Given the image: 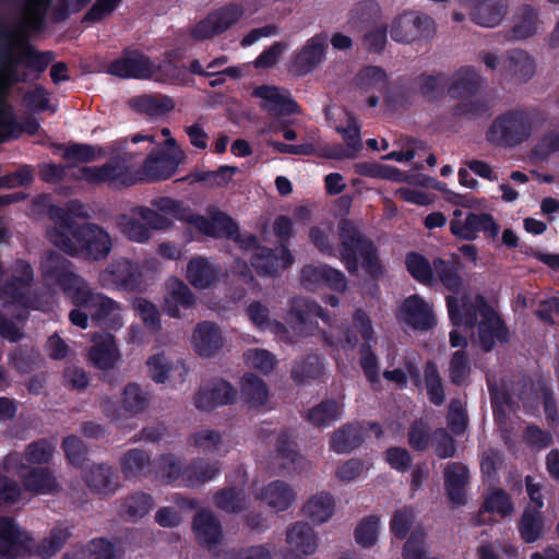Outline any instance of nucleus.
I'll list each match as a JSON object with an SVG mask.
<instances>
[{"label": "nucleus", "mask_w": 559, "mask_h": 559, "mask_svg": "<svg viewBox=\"0 0 559 559\" xmlns=\"http://www.w3.org/2000/svg\"><path fill=\"white\" fill-rule=\"evenodd\" d=\"M0 143L17 128L12 107L8 103L10 90L29 80V72L36 73L35 79L47 70L52 62V51H41L20 38L14 31L0 22Z\"/></svg>", "instance_id": "obj_1"}, {"label": "nucleus", "mask_w": 559, "mask_h": 559, "mask_svg": "<svg viewBox=\"0 0 559 559\" xmlns=\"http://www.w3.org/2000/svg\"><path fill=\"white\" fill-rule=\"evenodd\" d=\"M340 236V254L349 274H356L359 261L365 273L372 280H379L384 267L379 258V250L371 238L366 236L350 219L343 218L337 225Z\"/></svg>", "instance_id": "obj_2"}, {"label": "nucleus", "mask_w": 559, "mask_h": 559, "mask_svg": "<svg viewBox=\"0 0 559 559\" xmlns=\"http://www.w3.org/2000/svg\"><path fill=\"white\" fill-rule=\"evenodd\" d=\"M53 245L70 257L94 262L107 259L112 249L110 235L94 223L81 224L72 230V237L57 234Z\"/></svg>", "instance_id": "obj_3"}, {"label": "nucleus", "mask_w": 559, "mask_h": 559, "mask_svg": "<svg viewBox=\"0 0 559 559\" xmlns=\"http://www.w3.org/2000/svg\"><path fill=\"white\" fill-rule=\"evenodd\" d=\"M532 130L530 114L523 109H511L492 120L486 131V140L497 147L512 148L526 142Z\"/></svg>", "instance_id": "obj_4"}, {"label": "nucleus", "mask_w": 559, "mask_h": 559, "mask_svg": "<svg viewBox=\"0 0 559 559\" xmlns=\"http://www.w3.org/2000/svg\"><path fill=\"white\" fill-rule=\"evenodd\" d=\"M71 302L88 311L91 320L96 326L108 331H117L122 326L119 302L102 293H95L88 283L76 290Z\"/></svg>", "instance_id": "obj_5"}, {"label": "nucleus", "mask_w": 559, "mask_h": 559, "mask_svg": "<svg viewBox=\"0 0 559 559\" xmlns=\"http://www.w3.org/2000/svg\"><path fill=\"white\" fill-rule=\"evenodd\" d=\"M43 281L48 286L60 288L72 300L76 290L83 288L87 282L75 272V266L61 253L49 250L40 262Z\"/></svg>", "instance_id": "obj_6"}, {"label": "nucleus", "mask_w": 559, "mask_h": 559, "mask_svg": "<svg viewBox=\"0 0 559 559\" xmlns=\"http://www.w3.org/2000/svg\"><path fill=\"white\" fill-rule=\"evenodd\" d=\"M435 34L433 19L416 11H404L393 20L390 28L391 38L401 44L429 40Z\"/></svg>", "instance_id": "obj_7"}, {"label": "nucleus", "mask_w": 559, "mask_h": 559, "mask_svg": "<svg viewBox=\"0 0 559 559\" xmlns=\"http://www.w3.org/2000/svg\"><path fill=\"white\" fill-rule=\"evenodd\" d=\"M76 177L92 185L108 183L115 189L129 188L138 182V174L119 160H109L102 166H83Z\"/></svg>", "instance_id": "obj_8"}, {"label": "nucleus", "mask_w": 559, "mask_h": 559, "mask_svg": "<svg viewBox=\"0 0 559 559\" xmlns=\"http://www.w3.org/2000/svg\"><path fill=\"white\" fill-rule=\"evenodd\" d=\"M462 210L453 211V218L450 221V231L459 239L473 241L477 239L478 233L483 231L487 238L495 239L499 234V225L489 213L467 212L464 218Z\"/></svg>", "instance_id": "obj_9"}, {"label": "nucleus", "mask_w": 559, "mask_h": 559, "mask_svg": "<svg viewBox=\"0 0 559 559\" xmlns=\"http://www.w3.org/2000/svg\"><path fill=\"white\" fill-rule=\"evenodd\" d=\"M287 316L293 328L305 335L313 334L318 329V319L328 325H331L332 321L326 310L305 297H295L290 300Z\"/></svg>", "instance_id": "obj_10"}, {"label": "nucleus", "mask_w": 559, "mask_h": 559, "mask_svg": "<svg viewBox=\"0 0 559 559\" xmlns=\"http://www.w3.org/2000/svg\"><path fill=\"white\" fill-rule=\"evenodd\" d=\"M155 62L139 49L124 48L121 57L111 61L108 73L120 79L148 80L154 76Z\"/></svg>", "instance_id": "obj_11"}, {"label": "nucleus", "mask_w": 559, "mask_h": 559, "mask_svg": "<svg viewBox=\"0 0 559 559\" xmlns=\"http://www.w3.org/2000/svg\"><path fill=\"white\" fill-rule=\"evenodd\" d=\"M242 14L243 8L240 4L230 3L222 7L198 22L191 29V37L195 40L213 38L236 24Z\"/></svg>", "instance_id": "obj_12"}, {"label": "nucleus", "mask_w": 559, "mask_h": 559, "mask_svg": "<svg viewBox=\"0 0 559 559\" xmlns=\"http://www.w3.org/2000/svg\"><path fill=\"white\" fill-rule=\"evenodd\" d=\"M326 49L325 35L316 34L300 49L293 53L288 66L289 71L295 76H306L324 61Z\"/></svg>", "instance_id": "obj_13"}, {"label": "nucleus", "mask_w": 559, "mask_h": 559, "mask_svg": "<svg viewBox=\"0 0 559 559\" xmlns=\"http://www.w3.org/2000/svg\"><path fill=\"white\" fill-rule=\"evenodd\" d=\"M476 325L479 346L485 353L491 352L497 343L506 344L510 341L506 322L488 302L483 304V317Z\"/></svg>", "instance_id": "obj_14"}, {"label": "nucleus", "mask_w": 559, "mask_h": 559, "mask_svg": "<svg viewBox=\"0 0 559 559\" xmlns=\"http://www.w3.org/2000/svg\"><path fill=\"white\" fill-rule=\"evenodd\" d=\"M102 281L119 290L133 293L141 288L143 274L138 263L121 258L114 260L102 273Z\"/></svg>", "instance_id": "obj_15"}, {"label": "nucleus", "mask_w": 559, "mask_h": 559, "mask_svg": "<svg viewBox=\"0 0 559 559\" xmlns=\"http://www.w3.org/2000/svg\"><path fill=\"white\" fill-rule=\"evenodd\" d=\"M445 302L450 321L454 326L464 325L473 329L478 322V316L483 317V304L488 301L485 296L477 294L474 298L464 295L461 299L449 295Z\"/></svg>", "instance_id": "obj_16"}, {"label": "nucleus", "mask_w": 559, "mask_h": 559, "mask_svg": "<svg viewBox=\"0 0 559 559\" xmlns=\"http://www.w3.org/2000/svg\"><path fill=\"white\" fill-rule=\"evenodd\" d=\"M396 318L415 331H428L436 324L432 307L417 294L402 301Z\"/></svg>", "instance_id": "obj_17"}, {"label": "nucleus", "mask_w": 559, "mask_h": 559, "mask_svg": "<svg viewBox=\"0 0 559 559\" xmlns=\"http://www.w3.org/2000/svg\"><path fill=\"white\" fill-rule=\"evenodd\" d=\"M181 158L176 153L165 150L151 152L145 158L143 166L138 171V181H160L167 180L175 175Z\"/></svg>", "instance_id": "obj_18"}, {"label": "nucleus", "mask_w": 559, "mask_h": 559, "mask_svg": "<svg viewBox=\"0 0 559 559\" xmlns=\"http://www.w3.org/2000/svg\"><path fill=\"white\" fill-rule=\"evenodd\" d=\"M293 262L294 258L286 246H282L280 251L264 246L259 247L251 258V265L260 276H274L289 267Z\"/></svg>", "instance_id": "obj_19"}, {"label": "nucleus", "mask_w": 559, "mask_h": 559, "mask_svg": "<svg viewBox=\"0 0 559 559\" xmlns=\"http://www.w3.org/2000/svg\"><path fill=\"white\" fill-rule=\"evenodd\" d=\"M253 97L266 102L263 108L274 117H286L300 114L299 104L290 96L288 91H281L276 86L260 85L252 92Z\"/></svg>", "instance_id": "obj_20"}, {"label": "nucleus", "mask_w": 559, "mask_h": 559, "mask_svg": "<svg viewBox=\"0 0 559 559\" xmlns=\"http://www.w3.org/2000/svg\"><path fill=\"white\" fill-rule=\"evenodd\" d=\"M193 350L204 358L216 355L224 345L221 328L212 321L199 322L192 335Z\"/></svg>", "instance_id": "obj_21"}, {"label": "nucleus", "mask_w": 559, "mask_h": 559, "mask_svg": "<svg viewBox=\"0 0 559 559\" xmlns=\"http://www.w3.org/2000/svg\"><path fill=\"white\" fill-rule=\"evenodd\" d=\"M92 340L94 344L87 355L91 364L103 371L112 369L120 359L115 336L110 332L95 333Z\"/></svg>", "instance_id": "obj_22"}, {"label": "nucleus", "mask_w": 559, "mask_h": 559, "mask_svg": "<svg viewBox=\"0 0 559 559\" xmlns=\"http://www.w3.org/2000/svg\"><path fill=\"white\" fill-rule=\"evenodd\" d=\"M236 390L226 380H217L211 385L201 388L194 396V406L201 411H212L219 405L235 402Z\"/></svg>", "instance_id": "obj_23"}, {"label": "nucleus", "mask_w": 559, "mask_h": 559, "mask_svg": "<svg viewBox=\"0 0 559 559\" xmlns=\"http://www.w3.org/2000/svg\"><path fill=\"white\" fill-rule=\"evenodd\" d=\"M469 481L468 467L460 462L448 463L444 468V489L452 504L464 506L467 502L465 488Z\"/></svg>", "instance_id": "obj_24"}, {"label": "nucleus", "mask_w": 559, "mask_h": 559, "mask_svg": "<svg viewBox=\"0 0 559 559\" xmlns=\"http://www.w3.org/2000/svg\"><path fill=\"white\" fill-rule=\"evenodd\" d=\"M367 428L359 421L347 423L336 429L330 438V449L337 454H347L365 441Z\"/></svg>", "instance_id": "obj_25"}, {"label": "nucleus", "mask_w": 559, "mask_h": 559, "mask_svg": "<svg viewBox=\"0 0 559 559\" xmlns=\"http://www.w3.org/2000/svg\"><path fill=\"white\" fill-rule=\"evenodd\" d=\"M221 266L212 263L207 258L198 255L187 264L186 277L197 289H206L219 278Z\"/></svg>", "instance_id": "obj_26"}, {"label": "nucleus", "mask_w": 559, "mask_h": 559, "mask_svg": "<svg viewBox=\"0 0 559 559\" xmlns=\"http://www.w3.org/2000/svg\"><path fill=\"white\" fill-rule=\"evenodd\" d=\"M192 530L197 540L209 548L219 544L223 537V528L219 521L207 509H202L195 513Z\"/></svg>", "instance_id": "obj_27"}, {"label": "nucleus", "mask_w": 559, "mask_h": 559, "mask_svg": "<svg viewBox=\"0 0 559 559\" xmlns=\"http://www.w3.org/2000/svg\"><path fill=\"white\" fill-rule=\"evenodd\" d=\"M83 479L94 491L104 495H112L118 488L115 469L105 464H93L83 472Z\"/></svg>", "instance_id": "obj_28"}, {"label": "nucleus", "mask_w": 559, "mask_h": 559, "mask_svg": "<svg viewBox=\"0 0 559 559\" xmlns=\"http://www.w3.org/2000/svg\"><path fill=\"white\" fill-rule=\"evenodd\" d=\"M480 88V76L473 67H462L455 72L453 81L448 87L451 98L462 99L475 96Z\"/></svg>", "instance_id": "obj_29"}, {"label": "nucleus", "mask_w": 559, "mask_h": 559, "mask_svg": "<svg viewBox=\"0 0 559 559\" xmlns=\"http://www.w3.org/2000/svg\"><path fill=\"white\" fill-rule=\"evenodd\" d=\"M287 544L301 555H312L318 547V538L313 528L305 522H296L287 530Z\"/></svg>", "instance_id": "obj_30"}, {"label": "nucleus", "mask_w": 559, "mask_h": 559, "mask_svg": "<svg viewBox=\"0 0 559 559\" xmlns=\"http://www.w3.org/2000/svg\"><path fill=\"white\" fill-rule=\"evenodd\" d=\"M194 304L195 296L188 285L179 278H174L169 283V298L165 299L164 311L171 318H180L179 306L189 309Z\"/></svg>", "instance_id": "obj_31"}, {"label": "nucleus", "mask_w": 559, "mask_h": 559, "mask_svg": "<svg viewBox=\"0 0 559 559\" xmlns=\"http://www.w3.org/2000/svg\"><path fill=\"white\" fill-rule=\"evenodd\" d=\"M381 17V8L374 0L359 1L348 13L347 24L352 31L361 32Z\"/></svg>", "instance_id": "obj_32"}, {"label": "nucleus", "mask_w": 559, "mask_h": 559, "mask_svg": "<svg viewBox=\"0 0 559 559\" xmlns=\"http://www.w3.org/2000/svg\"><path fill=\"white\" fill-rule=\"evenodd\" d=\"M150 377L156 383H165L170 372L178 371L180 381L183 382L189 372V368L182 360L171 365L164 353H158L148 357L146 361Z\"/></svg>", "instance_id": "obj_33"}, {"label": "nucleus", "mask_w": 559, "mask_h": 559, "mask_svg": "<svg viewBox=\"0 0 559 559\" xmlns=\"http://www.w3.org/2000/svg\"><path fill=\"white\" fill-rule=\"evenodd\" d=\"M258 498L276 511H285L292 506L295 492L285 481L274 480L261 490Z\"/></svg>", "instance_id": "obj_34"}, {"label": "nucleus", "mask_w": 559, "mask_h": 559, "mask_svg": "<svg viewBox=\"0 0 559 559\" xmlns=\"http://www.w3.org/2000/svg\"><path fill=\"white\" fill-rule=\"evenodd\" d=\"M508 11L503 0H486L471 11V19L484 27H495L501 23Z\"/></svg>", "instance_id": "obj_35"}, {"label": "nucleus", "mask_w": 559, "mask_h": 559, "mask_svg": "<svg viewBox=\"0 0 559 559\" xmlns=\"http://www.w3.org/2000/svg\"><path fill=\"white\" fill-rule=\"evenodd\" d=\"M521 539L526 544H533L545 535V519L542 511L524 508L518 523Z\"/></svg>", "instance_id": "obj_36"}, {"label": "nucleus", "mask_w": 559, "mask_h": 559, "mask_svg": "<svg viewBox=\"0 0 559 559\" xmlns=\"http://www.w3.org/2000/svg\"><path fill=\"white\" fill-rule=\"evenodd\" d=\"M26 491L34 493H52L59 489L57 478L48 467H33L22 477Z\"/></svg>", "instance_id": "obj_37"}, {"label": "nucleus", "mask_w": 559, "mask_h": 559, "mask_svg": "<svg viewBox=\"0 0 559 559\" xmlns=\"http://www.w3.org/2000/svg\"><path fill=\"white\" fill-rule=\"evenodd\" d=\"M218 472V462L194 459L183 468V486L199 487L213 479Z\"/></svg>", "instance_id": "obj_38"}, {"label": "nucleus", "mask_w": 559, "mask_h": 559, "mask_svg": "<svg viewBox=\"0 0 559 559\" xmlns=\"http://www.w3.org/2000/svg\"><path fill=\"white\" fill-rule=\"evenodd\" d=\"M405 267L409 275L419 284L432 286L436 283L433 262L419 252L409 251L405 254Z\"/></svg>", "instance_id": "obj_39"}, {"label": "nucleus", "mask_w": 559, "mask_h": 559, "mask_svg": "<svg viewBox=\"0 0 559 559\" xmlns=\"http://www.w3.org/2000/svg\"><path fill=\"white\" fill-rule=\"evenodd\" d=\"M302 511L313 524H322L333 515L334 498L329 492H320L305 503Z\"/></svg>", "instance_id": "obj_40"}, {"label": "nucleus", "mask_w": 559, "mask_h": 559, "mask_svg": "<svg viewBox=\"0 0 559 559\" xmlns=\"http://www.w3.org/2000/svg\"><path fill=\"white\" fill-rule=\"evenodd\" d=\"M342 414V406L335 400L328 399L309 408L306 419L312 426L323 428L333 425Z\"/></svg>", "instance_id": "obj_41"}, {"label": "nucleus", "mask_w": 559, "mask_h": 559, "mask_svg": "<svg viewBox=\"0 0 559 559\" xmlns=\"http://www.w3.org/2000/svg\"><path fill=\"white\" fill-rule=\"evenodd\" d=\"M358 334L364 340V343L371 344L373 341L374 331L368 313L358 308L353 314V324L347 326L344 332V340L350 346L355 347L358 344Z\"/></svg>", "instance_id": "obj_42"}, {"label": "nucleus", "mask_w": 559, "mask_h": 559, "mask_svg": "<svg viewBox=\"0 0 559 559\" xmlns=\"http://www.w3.org/2000/svg\"><path fill=\"white\" fill-rule=\"evenodd\" d=\"M355 85L365 92L377 91L380 94L388 91L389 78L378 66H366L355 76Z\"/></svg>", "instance_id": "obj_43"}, {"label": "nucleus", "mask_w": 559, "mask_h": 559, "mask_svg": "<svg viewBox=\"0 0 559 559\" xmlns=\"http://www.w3.org/2000/svg\"><path fill=\"white\" fill-rule=\"evenodd\" d=\"M241 397L251 407L264 405L269 397L265 382L254 373H245L241 379Z\"/></svg>", "instance_id": "obj_44"}, {"label": "nucleus", "mask_w": 559, "mask_h": 559, "mask_svg": "<svg viewBox=\"0 0 559 559\" xmlns=\"http://www.w3.org/2000/svg\"><path fill=\"white\" fill-rule=\"evenodd\" d=\"M503 68L512 76L522 81L530 80L535 73V63L530 55L521 49H514L508 52Z\"/></svg>", "instance_id": "obj_45"}, {"label": "nucleus", "mask_w": 559, "mask_h": 559, "mask_svg": "<svg viewBox=\"0 0 559 559\" xmlns=\"http://www.w3.org/2000/svg\"><path fill=\"white\" fill-rule=\"evenodd\" d=\"M134 110L148 116H160L171 111L175 103L166 95H142L131 99Z\"/></svg>", "instance_id": "obj_46"}, {"label": "nucleus", "mask_w": 559, "mask_h": 559, "mask_svg": "<svg viewBox=\"0 0 559 559\" xmlns=\"http://www.w3.org/2000/svg\"><path fill=\"white\" fill-rule=\"evenodd\" d=\"M154 507V499L150 493L136 491L124 498L121 506V515L135 522L144 518Z\"/></svg>", "instance_id": "obj_47"}, {"label": "nucleus", "mask_w": 559, "mask_h": 559, "mask_svg": "<svg viewBox=\"0 0 559 559\" xmlns=\"http://www.w3.org/2000/svg\"><path fill=\"white\" fill-rule=\"evenodd\" d=\"M433 269L436 280L438 278L447 290L453 294L461 292L463 281L459 273L457 263L442 258H435Z\"/></svg>", "instance_id": "obj_48"}, {"label": "nucleus", "mask_w": 559, "mask_h": 559, "mask_svg": "<svg viewBox=\"0 0 559 559\" xmlns=\"http://www.w3.org/2000/svg\"><path fill=\"white\" fill-rule=\"evenodd\" d=\"M213 499L214 504L226 513L236 514L248 508L245 491L236 487H225L218 490Z\"/></svg>", "instance_id": "obj_49"}, {"label": "nucleus", "mask_w": 559, "mask_h": 559, "mask_svg": "<svg viewBox=\"0 0 559 559\" xmlns=\"http://www.w3.org/2000/svg\"><path fill=\"white\" fill-rule=\"evenodd\" d=\"M71 536L72 532L69 527L56 526L50 531L49 536L37 544L35 554L43 559H49L62 549Z\"/></svg>", "instance_id": "obj_50"}, {"label": "nucleus", "mask_w": 559, "mask_h": 559, "mask_svg": "<svg viewBox=\"0 0 559 559\" xmlns=\"http://www.w3.org/2000/svg\"><path fill=\"white\" fill-rule=\"evenodd\" d=\"M424 380L430 403L441 406L445 401V392L438 366L433 360L426 361L424 366Z\"/></svg>", "instance_id": "obj_51"}, {"label": "nucleus", "mask_w": 559, "mask_h": 559, "mask_svg": "<svg viewBox=\"0 0 559 559\" xmlns=\"http://www.w3.org/2000/svg\"><path fill=\"white\" fill-rule=\"evenodd\" d=\"M324 366L320 356L309 354L305 358L296 361L290 376L297 383H305L308 380H314L323 374Z\"/></svg>", "instance_id": "obj_52"}, {"label": "nucleus", "mask_w": 559, "mask_h": 559, "mask_svg": "<svg viewBox=\"0 0 559 559\" xmlns=\"http://www.w3.org/2000/svg\"><path fill=\"white\" fill-rule=\"evenodd\" d=\"M538 16L536 11L530 4H523L519 8L518 21L510 32L512 39H526L535 35L537 31Z\"/></svg>", "instance_id": "obj_53"}, {"label": "nucleus", "mask_w": 559, "mask_h": 559, "mask_svg": "<svg viewBox=\"0 0 559 559\" xmlns=\"http://www.w3.org/2000/svg\"><path fill=\"white\" fill-rule=\"evenodd\" d=\"M452 114L459 118L476 120L490 114V105L484 97L468 96L460 99L452 108Z\"/></svg>", "instance_id": "obj_54"}, {"label": "nucleus", "mask_w": 559, "mask_h": 559, "mask_svg": "<svg viewBox=\"0 0 559 559\" xmlns=\"http://www.w3.org/2000/svg\"><path fill=\"white\" fill-rule=\"evenodd\" d=\"M472 372L469 355L464 349L455 350L449 361V378L455 386H466Z\"/></svg>", "instance_id": "obj_55"}, {"label": "nucleus", "mask_w": 559, "mask_h": 559, "mask_svg": "<svg viewBox=\"0 0 559 559\" xmlns=\"http://www.w3.org/2000/svg\"><path fill=\"white\" fill-rule=\"evenodd\" d=\"M176 55L175 50L166 51L164 60L158 64L155 63L154 80L173 84L183 78L186 68L176 63Z\"/></svg>", "instance_id": "obj_56"}, {"label": "nucleus", "mask_w": 559, "mask_h": 559, "mask_svg": "<svg viewBox=\"0 0 559 559\" xmlns=\"http://www.w3.org/2000/svg\"><path fill=\"white\" fill-rule=\"evenodd\" d=\"M148 466L150 455L140 449L129 450L121 459V469L128 479L144 475Z\"/></svg>", "instance_id": "obj_57"}, {"label": "nucleus", "mask_w": 559, "mask_h": 559, "mask_svg": "<svg viewBox=\"0 0 559 559\" xmlns=\"http://www.w3.org/2000/svg\"><path fill=\"white\" fill-rule=\"evenodd\" d=\"M122 407L130 415H138L148 405L147 394L138 383H129L122 392Z\"/></svg>", "instance_id": "obj_58"}, {"label": "nucleus", "mask_w": 559, "mask_h": 559, "mask_svg": "<svg viewBox=\"0 0 559 559\" xmlns=\"http://www.w3.org/2000/svg\"><path fill=\"white\" fill-rule=\"evenodd\" d=\"M48 216L55 223L53 230L49 234L50 241L53 243L56 235L64 233L67 236L72 237V230L80 226L72 216V213L59 205H50L48 209Z\"/></svg>", "instance_id": "obj_59"}, {"label": "nucleus", "mask_w": 559, "mask_h": 559, "mask_svg": "<svg viewBox=\"0 0 559 559\" xmlns=\"http://www.w3.org/2000/svg\"><path fill=\"white\" fill-rule=\"evenodd\" d=\"M22 104L31 112L40 114L46 110L55 112L57 109L50 106V93L43 85H36L23 94Z\"/></svg>", "instance_id": "obj_60"}, {"label": "nucleus", "mask_w": 559, "mask_h": 559, "mask_svg": "<svg viewBox=\"0 0 559 559\" xmlns=\"http://www.w3.org/2000/svg\"><path fill=\"white\" fill-rule=\"evenodd\" d=\"M480 511L496 512L501 518L509 516L514 511L510 495L501 489H495L483 502Z\"/></svg>", "instance_id": "obj_61"}, {"label": "nucleus", "mask_w": 559, "mask_h": 559, "mask_svg": "<svg viewBox=\"0 0 559 559\" xmlns=\"http://www.w3.org/2000/svg\"><path fill=\"white\" fill-rule=\"evenodd\" d=\"M380 518L378 515H369L364 518L355 528V540L364 547H372L379 534Z\"/></svg>", "instance_id": "obj_62"}, {"label": "nucleus", "mask_w": 559, "mask_h": 559, "mask_svg": "<svg viewBox=\"0 0 559 559\" xmlns=\"http://www.w3.org/2000/svg\"><path fill=\"white\" fill-rule=\"evenodd\" d=\"M426 538L427 534L423 528L412 531L403 546V559H429Z\"/></svg>", "instance_id": "obj_63"}, {"label": "nucleus", "mask_w": 559, "mask_h": 559, "mask_svg": "<svg viewBox=\"0 0 559 559\" xmlns=\"http://www.w3.org/2000/svg\"><path fill=\"white\" fill-rule=\"evenodd\" d=\"M118 225L122 234L131 241L145 242L151 238V231L143 222L129 215H121Z\"/></svg>", "instance_id": "obj_64"}]
</instances>
